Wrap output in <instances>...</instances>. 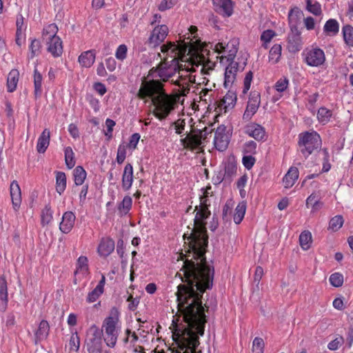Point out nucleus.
Listing matches in <instances>:
<instances>
[{
	"instance_id": "nucleus-1",
	"label": "nucleus",
	"mask_w": 353,
	"mask_h": 353,
	"mask_svg": "<svg viewBox=\"0 0 353 353\" xmlns=\"http://www.w3.org/2000/svg\"><path fill=\"white\" fill-rule=\"evenodd\" d=\"M208 206L200 205L194 218V228L188 237V257L181 271L186 285H179L177 292L178 307L182 321L174 320L172 338L179 349L176 353H196L199 336L204 334L206 316L201 298L211 288L214 270L207 264L205 253L208 243L205 220L211 212Z\"/></svg>"
},
{
	"instance_id": "nucleus-2",
	"label": "nucleus",
	"mask_w": 353,
	"mask_h": 353,
	"mask_svg": "<svg viewBox=\"0 0 353 353\" xmlns=\"http://www.w3.org/2000/svg\"><path fill=\"white\" fill-rule=\"evenodd\" d=\"M163 86L159 80H144L138 92L141 99H151L154 107L153 114L160 121L165 119L176 108L180 97L182 96L180 92L174 95L168 94Z\"/></svg>"
},
{
	"instance_id": "nucleus-3",
	"label": "nucleus",
	"mask_w": 353,
	"mask_h": 353,
	"mask_svg": "<svg viewBox=\"0 0 353 353\" xmlns=\"http://www.w3.org/2000/svg\"><path fill=\"white\" fill-rule=\"evenodd\" d=\"M121 327L120 312L117 307H113L110 310L108 316L103 320L100 328L104 331L103 339L108 347H115Z\"/></svg>"
},
{
	"instance_id": "nucleus-4",
	"label": "nucleus",
	"mask_w": 353,
	"mask_h": 353,
	"mask_svg": "<svg viewBox=\"0 0 353 353\" xmlns=\"http://www.w3.org/2000/svg\"><path fill=\"white\" fill-rule=\"evenodd\" d=\"M180 70L177 71L179 78L175 81L172 80L171 82L179 86L182 96H185L190 91V83L195 82L196 75H192V72H196L200 64L194 62L190 55L183 62L180 63Z\"/></svg>"
},
{
	"instance_id": "nucleus-5",
	"label": "nucleus",
	"mask_w": 353,
	"mask_h": 353,
	"mask_svg": "<svg viewBox=\"0 0 353 353\" xmlns=\"http://www.w3.org/2000/svg\"><path fill=\"white\" fill-rule=\"evenodd\" d=\"M186 38L183 41H180L176 44L174 42H168L161 46V51L163 54L161 61H165L168 58V61L174 59L177 62H183L184 59H186L185 54L191 55L192 49L190 48V41H185Z\"/></svg>"
},
{
	"instance_id": "nucleus-6",
	"label": "nucleus",
	"mask_w": 353,
	"mask_h": 353,
	"mask_svg": "<svg viewBox=\"0 0 353 353\" xmlns=\"http://www.w3.org/2000/svg\"><path fill=\"white\" fill-rule=\"evenodd\" d=\"M299 149L301 153L308 157L315 150L321 145L320 135L314 130L307 131L299 134Z\"/></svg>"
},
{
	"instance_id": "nucleus-7",
	"label": "nucleus",
	"mask_w": 353,
	"mask_h": 353,
	"mask_svg": "<svg viewBox=\"0 0 353 353\" xmlns=\"http://www.w3.org/2000/svg\"><path fill=\"white\" fill-rule=\"evenodd\" d=\"M180 62H177L174 59L168 61H161L157 67H153L149 71L148 77H159L162 81H170L179 70H180Z\"/></svg>"
},
{
	"instance_id": "nucleus-8",
	"label": "nucleus",
	"mask_w": 353,
	"mask_h": 353,
	"mask_svg": "<svg viewBox=\"0 0 353 353\" xmlns=\"http://www.w3.org/2000/svg\"><path fill=\"white\" fill-rule=\"evenodd\" d=\"M58 28L54 23H51L43 29V37L46 42L47 50L54 57H59L63 53L61 39L57 36Z\"/></svg>"
},
{
	"instance_id": "nucleus-9",
	"label": "nucleus",
	"mask_w": 353,
	"mask_h": 353,
	"mask_svg": "<svg viewBox=\"0 0 353 353\" xmlns=\"http://www.w3.org/2000/svg\"><path fill=\"white\" fill-rule=\"evenodd\" d=\"M103 330L95 324L92 325L86 332L85 346L88 353H102Z\"/></svg>"
},
{
	"instance_id": "nucleus-10",
	"label": "nucleus",
	"mask_w": 353,
	"mask_h": 353,
	"mask_svg": "<svg viewBox=\"0 0 353 353\" xmlns=\"http://www.w3.org/2000/svg\"><path fill=\"white\" fill-rule=\"evenodd\" d=\"M305 63L312 67H319L323 65L325 61V53L319 48H313L306 50L303 52Z\"/></svg>"
},
{
	"instance_id": "nucleus-11",
	"label": "nucleus",
	"mask_w": 353,
	"mask_h": 353,
	"mask_svg": "<svg viewBox=\"0 0 353 353\" xmlns=\"http://www.w3.org/2000/svg\"><path fill=\"white\" fill-rule=\"evenodd\" d=\"M230 134L227 132L226 127L223 125H219L215 131L214 145L216 150L225 151L230 142Z\"/></svg>"
},
{
	"instance_id": "nucleus-12",
	"label": "nucleus",
	"mask_w": 353,
	"mask_h": 353,
	"mask_svg": "<svg viewBox=\"0 0 353 353\" xmlns=\"http://www.w3.org/2000/svg\"><path fill=\"white\" fill-rule=\"evenodd\" d=\"M203 132L204 134H203V132H199V134H188L185 138L181 139V145L184 148L190 150L199 149L202 143V138L203 137L205 139L206 134L208 133L207 128H205Z\"/></svg>"
},
{
	"instance_id": "nucleus-13",
	"label": "nucleus",
	"mask_w": 353,
	"mask_h": 353,
	"mask_svg": "<svg viewBox=\"0 0 353 353\" xmlns=\"http://www.w3.org/2000/svg\"><path fill=\"white\" fill-rule=\"evenodd\" d=\"M168 34V28L165 25L157 26L152 31L147 43L150 48L159 46L166 38Z\"/></svg>"
},
{
	"instance_id": "nucleus-14",
	"label": "nucleus",
	"mask_w": 353,
	"mask_h": 353,
	"mask_svg": "<svg viewBox=\"0 0 353 353\" xmlns=\"http://www.w3.org/2000/svg\"><path fill=\"white\" fill-rule=\"evenodd\" d=\"M301 33L299 30H290L287 39V48L291 53L299 52L303 45Z\"/></svg>"
},
{
	"instance_id": "nucleus-15",
	"label": "nucleus",
	"mask_w": 353,
	"mask_h": 353,
	"mask_svg": "<svg viewBox=\"0 0 353 353\" xmlns=\"http://www.w3.org/2000/svg\"><path fill=\"white\" fill-rule=\"evenodd\" d=\"M245 65V62L243 63V65L239 66V63L235 61L229 63L228 65L225 68V80L224 86L228 88L232 85L235 79L237 71L241 68L243 69Z\"/></svg>"
},
{
	"instance_id": "nucleus-16",
	"label": "nucleus",
	"mask_w": 353,
	"mask_h": 353,
	"mask_svg": "<svg viewBox=\"0 0 353 353\" xmlns=\"http://www.w3.org/2000/svg\"><path fill=\"white\" fill-rule=\"evenodd\" d=\"M191 57L194 62L199 63L200 66L198 68L201 74H208L210 71H212L215 63L210 61H205V58L203 55L199 54L198 52L191 54Z\"/></svg>"
},
{
	"instance_id": "nucleus-17",
	"label": "nucleus",
	"mask_w": 353,
	"mask_h": 353,
	"mask_svg": "<svg viewBox=\"0 0 353 353\" xmlns=\"http://www.w3.org/2000/svg\"><path fill=\"white\" fill-rule=\"evenodd\" d=\"M260 105V94L259 93H253L251 94L246 110L243 114V119L250 120L252 117L256 112Z\"/></svg>"
},
{
	"instance_id": "nucleus-18",
	"label": "nucleus",
	"mask_w": 353,
	"mask_h": 353,
	"mask_svg": "<svg viewBox=\"0 0 353 353\" xmlns=\"http://www.w3.org/2000/svg\"><path fill=\"white\" fill-rule=\"evenodd\" d=\"M216 11L225 17H230L233 13L232 0H212Z\"/></svg>"
},
{
	"instance_id": "nucleus-19",
	"label": "nucleus",
	"mask_w": 353,
	"mask_h": 353,
	"mask_svg": "<svg viewBox=\"0 0 353 353\" xmlns=\"http://www.w3.org/2000/svg\"><path fill=\"white\" fill-rule=\"evenodd\" d=\"M75 220L76 216L72 212H65L59 225L60 230L65 234L69 233L74 225Z\"/></svg>"
},
{
	"instance_id": "nucleus-20",
	"label": "nucleus",
	"mask_w": 353,
	"mask_h": 353,
	"mask_svg": "<svg viewBox=\"0 0 353 353\" xmlns=\"http://www.w3.org/2000/svg\"><path fill=\"white\" fill-rule=\"evenodd\" d=\"M8 305V283L4 276H0V312H5Z\"/></svg>"
},
{
	"instance_id": "nucleus-21",
	"label": "nucleus",
	"mask_w": 353,
	"mask_h": 353,
	"mask_svg": "<svg viewBox=\"0 0 353 353\" xmlns=\"http://www.w3.org/2000/svg\"><path fill=\"white\" fill-rule=\"evenodd\" d=\"M10 192L13 208L17 211L21 203V192L17 181H13L10 186Z\"/></svg>"
},
{
	"instance_id": "nucleus-22",
	"label": "nucleus",
	"mask_w": 353,
	"mask_h": 353,
	"mask_svg": "<svg viewBox=\"0 0 353 353\" xmlns=\"http://www.w3.org/2000/svg\"><path fill=\"white\" fill-rule=\"evenodd\" d=\"M239 41L236 39H232L228 43V48L232 46V50H223L221 51L222 55L219 57L221 62H223L224 59H226L227 62L234 61V59L236 57L238 51Z\"/></svg>"
},
{
	"instance_id": "nucleus-23",
	"label": "nucleus",
	"mask_w": 353,
	"mask_h": 353,
	"mask_svg": "<svg viewBox=\"0 0 353 353\" xmlns=\"http://www.w3.org/2000/svg\"><path fill=\"white\" fill-rule=\"evenodd\" d=\"M114 250V241L110 238H103L101 240L97 251L99 254L103 257H107Z\"/></svg>"
},
{
	"instance_id": "nucleus-24",
	"label": "nucleus",
	"mask_w": 353,
	"mask_h": 353,
	"mask_svg": "<svg viewBox=\"0 0 353 353\" xmlns=\"http://www.w3.org/2000/svg\"><path fill=\"white\" fill-rule=\"evenodd\" d=\"M88 259L85 256H80L76 263L74 274L79 279L85 278L89 274Z\"/></svg>"
},
{
	"instance_id": "nucleus-25",
	"label": "nucleus",
	"mask_w": 353,
	"mask_h": 353,
	"mask_svg": "<svg viewBox=\"0 0 353 353\" xmlns=\"http://www.w3.org/2000/svg\"><path fill=\"white\" fill-rule=\"evenodd\" d=\"M95 59V51L90 50L81 53L78 57V62L81 67L89 68L94 64Z\"/></svg>"
},
{
	"instance_id": "nucleus-26",
	"label": "nucleus",
	"mask_w": 353,
	"mask_h": 353,
	"mask_svg": "<svg viewBox=\"0 0 353 353\" xmlns=\"http://www.w3.org/2000/svg\"><path fill=\"white\" fill-rule=\"evenodd\" d=\"M133 183V167L130 163L125 165L122 174V188L128 191Z\"/></svg>"
},
{
	"instance_id": "nucleus-27",
	"label": "nucleus",
	"mask_w": 353,
	"mask_h": 353,
	"mask_svg": "<svg viewBox=\"0 0 353 353\" xmlns=\"http://www.w3.org/2000/svg\"><path fill=\"white\" fill-rule=\"evenodd\" d=\"M50 130L44 129L37 141V150L39 153H44L46 152L50 143Z\"/></svg>"
},
{
	"instance_id": "nucleus-28",
	"label": "nucleus",
	"mask_w": 353,
	"mask_h": 353,
	"mask_svg": "<svg viewBox=\"0 0 353 353\" xmlns=\"http://www.w3.org/2000/svg\"><path fill=\"white\" fill-rule=\"evenodd\" d=\"M245 132L250 137H253L257 141L262 140L265 136V130L263 128L256 123L248 125L246 127Z\"/></svg>"
},
{
	"instance_id": "nucleus-29",
	"label": "nucleus",
	"mask_w": 353,
	"mask_h": 353,
	"mask_svg": "<svg viewBox=\"0 0 353 353\" xmlns=\"http://www.w3.org/2000/svg\"><path fill=\"white\" fill-rule=\"evenodd\" d=\"M236 101V95L232 91H228L227 94L221 100L219 106L227 112L234 108Z\"/></svg>"
},
{
	"instance_id": "nucleus-30",
	"label": "nucleus",
	"mask_w": 353,
	"mask_h": 353,
	"mask_svg": "<svg viewBox=\"0 0 353 353\" xmlns=\"http://www.w3.org/2000/svg\"><path fill=\"white\" fill-rule=\"evenodd\" d=\"M299 178V170L295 167H291L283 179V183L285 188H290L293 186L295 181Z\"/></svg>"
},
{
	"instance_id": "nucleus-31",
	"label": "nucleus",
	"mask_w": 353,
	"mask_h": 353,
	"mask_svg": "<svg viewBox=\"0 0 353 353\" xmlns=\"http://www.w3.org/2000/svg\"><path fill=\"white\" fill-rule=\"evenodd\" d=\"M301 14V12L299 10V8H295L291 9L288 13V22L290 30H298V23L300 19V16Z\"/></svg>"
},
{
	"instance_id": "nucleus-32",
	"label": "nucleus",
	"mask_w": 353,
	"mask_h": 353,
	"mask_svg": "<svg viewBox=\"0 0 353 353\" xmlns=\"http://www.w3.org/2000/svg\"><path fill=\"white\" fill-rule=\"evenodd\" d=\"M132 199L130 196H125L118 205V213L120 216H125L132 208Z\"/></svg>"
},
{
	"instance_id": "nucleus-33",
	"label": "nucleus",
	"mask_w": 353,
	"mask_h": 353,
	"mask_svg": "<svg viewBox=\"0 0 353 353\" xmlns=\"http://www.w3.org/2000/svg\"><path fill=\"white\" fill-rule=\"evenodd\" d=\"M19 72L17 70H12L9 72L7 79V87L8 92H12L16 90L19 81Z\"/></svg>"
},
{
	"instance_id": "nucleus-34",
	"label": "nucleus",
	"mask_w": 353,
	"mask_h": 353,
	"mask_svg": "<svg viewBox=\"0 0 353 353\" xmlns=\"http://www.w3.org/2000/svg\"><path fill=\"white\" fill-rule=\"evenodd\" d=\"M53 220V210L50 205H46L41 211V223L42 226L48 225Z\"/></svg>"
},
{
	"instance_id": "nucleus-35",
	"label": "nucleus",
	"mask_w": 353,
	"mask_h": 353,
	"mask_svg": "<svg viewBox=\"0 0 353 353\" xmlns=\"http://www.w3.org/2000/svg\"><path fill=\"white\" fill-rule=\"evenodd\" d=\"M246 211V203L240 202L234 210L233 216L234 221L236 224H239L243 219Z\"/></svg>"
},
{
	"instance_id": "nucleus-36",
	"label": "nucleus",
	"mask_w": 353,
	"mask_h": 353,
	"mask_svg": "<svg viewBox=\"0 0 353 353\" xmlns=\"http://www.w3.org/2000/svg\"><path fill=\"white\" fill-rule=\"evenodd\" d=\"M33 79L34 87V93L36 97H39L42 93L43 77L41 74L37 70V68H35L34 70Z\"/></svg>"
},
{
	"instance_id": "nucleus-37",
	"label": "nucleus",
	"mask_w": 353,
	"mask_h": 353,
	"mask_svg": "<svg viewBox=\"0 0 353 353\" xmlns=\"http://www.w3.org/2000/svg\"><path fill=\"white\" fill-rule=\"evenodd\" d=\"M202 195L200 196V205L203 206H210L211 201L210 198L214 196V192L210 185L201 190Z\"/></svg>"
},
{
	"instance_id": "nucleus-38",
	"label": "nucleus",
	"mask_w": 353,
	"mask_h": 353,
	"mask_svg": "<svg viewBox=\"0 0 353 353\" xmlns=\"http://www.w3.org/2000/svg\"><path fill=\"white\" fill-rule=\"evenodd\" d=\"M87 173L82 166H77L73 171L74 181L76 185H81L84 183Z\"/></svg>"
},
{
	"instance_id": "nucleus-39",
	"label": "nucleus",
	"mask_w": 353,
	"mask_h": 353,
	"mask_svg": "<svg viewBox=\"0 0 353 353\" xmlns=\"http://www.w3.org/2000/svg\"><path fill=\"white\" fill-rule=\"evenodd\" d=\"M66 188V176L63 172H57L56 174V190L61 195Z\"/></svg>"
},
{
	"instance_id": "nucleus-40",
	"label": "nucleus",
	"mask_w": 353,
	"mask_h": 353,
	"mask_svg": "<svg viewBox=\"0 0 353 353\" xmlns=\"http://www.w3.org/2000/svg\"><path fill=\"white\" fill-rule=\"evenodd\" d=\"M323 30L328 34L335 35L339 31V24L336 19H330L326 21Z\"/></svg>"
},
{
	"instance_id": "nucleus-41",
	"label": "nucleus",
	"mask_w": 353,
	"mask_h": 353,
	"mask_svg": "<svg viewBox=\"0 0 353 353\" xmlns=\"http://www.w3.org/2000/svg\"><path fill=\"white\" fill-rule=\"evenodd\" d=\"M236 170V163L234 161L229 159L225 162L223 173L227 179H231L234 176Z\"/></svg>"
},
{
	"instance_id": "nucleus-42",
	"label": "nucleus",
	"mask_w": 353,
	"mask_h": 353,
	"mask_svg": "<svg viewBox=\"0 0 353 353\" xmlns=\"http://www.w3.org/2000/svg\"><path fill=\"white\" fill-rule=\"evenodd\" d=\"M299 243L303 250H307L312 243L311 232L306 230L302 232L299 236Z\"/></svg>"
},
{
	"instance_id": "nucleus-43",
	"label": "nucleus",
	"mask_w": 353,
	"mask_h": 353,
	"mask_svg": "<svg viewBox=\"0 0 353 353\" xmlns=\"http://www.w3.org/2000/svg\"><path fill=\"white\" fill-rule=\"evenodd\" d=\"M282 47L280 44H274L269 52V61L272 63L279 62L281 56Z\"/></svg>"
},
{
	"instance_id": "nucleus-44",
	"label": "nucleus",
	"mask_w": 353,
	"mask_h": 353,
	"mask_svg": "<svg viewBox=\"0 0 353 353\" xmlns=\"http://www.w3.org/2000/svg\"><path fill=\"white\" fill-rule=\"evenodd\" d=\"M332 116V111L325 107L320 108L317 112V119L323 125L330 121Z\"/></svg>"
},
{
	"instance_id": "nucleus-45",
	"label": "nucleus",
	"mask_w": 353,
	"mask_h": 353,
	"mask_svg": "<svg viewBox=\"0 0 353 353\" xmlns=\"http://www.w3.org/2000/svg\"><path fill=\"white\" fill-rule=\"evenodd\" d=\"M49 332V324L46 321H41L39 323V328L35 333L36 338L38 340H42L47 337Z\"/></svg>"
},
{
	"instance_id": "nucleus-46",
	"label": "nucleus",
	"mask_w": 353,
	"mask_h": 353,
	"mask_svg": "<svg viewBox=\"0 0 353 353\" xmlns=\"http://www.w3.org/2000/svg\"><path fill=\"white\" fill-rule=\"evenodd\" d=\"M306 1V10L310 13L319 16L322 14L321 6V4L315 1L314 2L312 0H305Z\"/></svg>"
},
{
	"instance_id": "nucleus-47",
	"label": "nucleus",
	"mask_w": 353,
	"mask_h": 353,
	"mask_svg": "<svg viewBox=\"0 0 353 353\" xmlns=\"http://www.w3.org/2000/svg\"><path fill=\"white\" fill-rule=\"evenodd\" d=\"M343 34L345 43L350 47H353V27L346 25L343 27Z\"/></svg>"
},
{
	"instance_id": "nucleus-48",
	"label": "nucleus",
	"mask_w": 353,
	"mask_h": 353,
	"mask_svg": "<svg viewBox=\"0 0 353 353\" xmlns=\"http://www.w3.org/2000/svg\"><path fill=\"white\" fill-rule=\"evenodd\" d=\"M41 43L38 39H32L29 46L30 54L28 58L33 59L34 57L38 56L41 52Z\"/></svg>"
},
{
	"instance_id": "nucleus-49",
	"label": "nucleus",
	"mask_w": 353,
	"mask_h": 353,
	"mask_svg": "<svg viewBox=\"0 0 353 353\" xmlns=\"http://www.w3.org/2000/svg\"><path fill=\"white\" fill-rule=\"evenodd\" d=\"M275 36L276 34L272 30H267L263 31L261 35V40L263 42L262 46L267 49L268 48V43Z\"/></svg>"
},
{
	"instance_id": "nucleus-50",
	"label": "nucleus",
	"mask_w": 353,
	"mask_h": 353,
	"mask_svg": "<svg viewBox=\"0 0 353 353\" xmlns=\"http://www.w3.org/2000/svg\"><path fill=\"white\" fill-rule=\"evenodd\" d=\"M70 351L78 352L80 347V338L77 332H72L69 341Z\"/></svg>"
},
{
	"instance_id": "nucleus-51",
	"label": "nucleus",
	"mask_w": 353,
	"mask_h": 353,
	"mask_svg": "<svg viewBox=\"0 0 353 353\" xmlns=\"http://www.w3.org/2000/svg\"><path fill=\"white\" fill-rule=\"evenodd\" d=\"M343 224V218L341 215L334 216L329 223V228L333 231L339 230Z\"/></svg>"
},
{
	"instance_id": "nucleus-52",
	"label": "nucleus",
	"mask_w": 353,
	"mask_h": 353,
	"mask_svg": "<svg viewBox=\"0 0 353 353\" xmlns=\"http://www.w3.org/2000/svg\"><path fill=\"white\" fill-rule=\"evenodd\" d=\"M289 86V79L287 77L280 78L274 84L275 90L279 92L283 93Z\"/></svg>"
},
{
	"instance_id": "nucleus-53",
	"label": "nucleus",
	"mask_w": 353,
	"mask_h": 353,
	"mask_svg": "<svg viewBox=\"0 0 353 353\" xmlns=\"http://www.w3.org/2000/svg\"><path fill=\"white\" fill-rule=\"evenodd\" d=\"M65 161L69 169L72 168L75 165L74 160V152L71 148L68 147L65 149Z\"/></svg>"
},
{
	"instance_id": "nucleus-54",
	"label": "nucleus",
	"mask_w": 353,
	"mask_h": 353,
	"mask_svg": "<svg viewBox=\"0 0 353 353\" xmlns=\"http://www.w3.org/2000/svg\"><path fill=\"white\" fill-rule=\"evenodd\" d=\"M104 291L95 287L91 292H90L86 297V301L89 303L95 302L103 293Z\"/></svg>"
},
{
	"instance_id": "nucleus-55",
	"label": "nucleus",
	"mask_w": 353,
	"mask_h": 353,
	"mask_svg": "<svg viewBox=\"0 0 353 353\" xmlns=\"http://www.w3.org/2000/svg\"><path fill=\"white\" fill-rule=\"evenodd\" d=\"M264 341L260 337H256L252 342V352L253 353H263Z\"/></svg>"
},
{
	"instance_id": "nucleus-56",
	"label": "nucleus",
	"mask_w": 353,
	"mask_h": 353,
	"mask_svg": "<svg viewBox=\"0 0 353 353\" xmlns=\"http://www.w3.org/2000/svg\"><path fill=\"white\" fill-rule=\"evenodd\" d=\"M330 284L334 287H340L343 283V276L340 273H334L330 276Z\"/></svg>"
},
{
	"instance_id": "nucleus-57",
	"label": "nucleus",
	"mask_w": 353,
	"mask_h": 353,
	"mask_svg": "<svg viewBox=\"0 0 353 353\" xmlns=\"http://www.w3.org/2000/svg\"><path fill=\"white\" fill-rule=\"evenodd\" d=\"M212 90L209 89H203L200 92V99L201 101L205 102V103H212L214 100V97H212Z\"/></svg>"
},
{
	"instance_id": "nucleus-58",
	"label": "nucleus",
	"mask_w": 353,
	"mask_h": 353,
	"mask_svg": "<svg viewBox=\"0 0 353 353\" xmlns=\"http://www.w3.org/2000/svg\"><path fill=\"white\" fill-rule=\"evenodd\" d=\"M126 157V146L123 144H120L118 147L117 154V161L119 164L123 163Z\"/></svg>"
},
{
	"instance_id": "nucleus-59",
	"label": "nucleus",
	"mask_w": 353,
	"mask_h": 353,
	"mask_svg": "<svg viewBox=\"0 0 353 353\" xmlns=\"http://www.w3.org/2000/svg\"><path fill=\"white\" fill-rule=\"evenodd\" d=\"M128 48L125 44H121L117 48L115 57L120 61H123L127 57Z\"/></svg>"
},
{
	"instance_id": "nucleus-60",
	"label": "nucleus",
	"mask_w": 353,
	"mask_h": 353,
	"mask_svg": "<svg viewBox=\"0 0 353 353\" xmlns=\"http://www.w3.org/2000/svg\"><path fill=\"white\" fill-rule=\"evenodd\" d=\"M344 339L342 336H340L335 339L330 341L327 347L330 350H336L339 349V347L343 343Z\"/></svg>"
},
{
	"instance_id": "nucleus-61",
	"label": "nucleus",
	"mask_w": 353,
	"mask_h": 353,
	"mask_svg": "<svg viewBox=\"0 0 353 353\" xmlns=\"http://www.w3.org/2000/svg\"><path fill=\"white\" fill-rule=\"evenodd\" d=\"M253 79V72L249 71L246 73L243 81V92L246 93L250 88L251 83Z\"/></svg>"
},
{
	"instance_id": "nucleus-62",
	"label": "nucleus",
	"mask_w": 353,
	"mask_h": 353,
	"mask_svg": "<svg viewBox=\"0 0 353 353\" xmlns=\"http://www.w3.org/2000/svg\"><path fill=\"white\" fill-rule=\"evenodd\" d=\"M255 158L253 157L252 155L244 156L242 159V162L244 167L248 170H250L253 167V165L255 163Z\"/></svg>"
},
{
	"instance_id": "nucleus-63",
	"label": "nucleus",
	"mask_w": 353,
	"mask_h": 353,
	"mask_svg": "<svg viewBox=\"0 0 353 353\" xmlns=\"http://www.w3.org/2000/svg\"><path fill=\"white\" fill-rule=\"evenodd\" d=\"M256 143L253 141H249L244 145L243 151L247 154H254L256 152Z\"/></svg>"
},
{
	"instance_id": "nucleus-64",
	"label": "nucleus",
	"mask_w": 353,
	"mask_h": 353,
	"mask_svg": "<svg viewBox=\"0 0 353 353\" xmlns=\"http://www.w3.org/2000/svg\"><path fill=\"white\" fill-rule=\"evenodd\" d=\"M177 3V0H163L159 6V9L163 11L171 8Z\"/></svg>"
}]
</instances>
